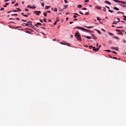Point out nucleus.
I'll return each mask as SVG.
<instances>
[{"instance_id":"f257e3e1","label":"nucleus","mask_w":126,"mask_h":126,"mask_svg":"<svg viewBox=\"0 0 126 126\" xmlns=\"http://www.w3.org/2000/svg\"><path fill=\"white\" fill-rule=\"evenodd\" d=\"M78 40L79 41H81V37L80 36V35H78L76 36Z\"/></svg>"},{"instance_id":"f03ea898","label":"nucleus","mask_w":126,"mask_h":126,"mask_svg":"<svg viewBox=\"0 0 126 126\" xmlns=\"http://www.w3.org/2000/svg\"><path fill=\"white\" fill-rule=\"evenodd\" d=\"M60 43L62 44L66 45L68 46H70L71 45L70 44H68L67 43Z\"/></svg>"},{"instance_id":"7ed1b4c3","label":"nucleus","mask_w":126,"mask_h":126,"mask_svg":"<svg viewBox=\"0 0 126 126\" xmlns=\"http://www.w3.org/2000/svg\"><path fill=\"white\" fill-rule=\"evenodd\" d=\"M75 28L79 29H81L82 30H84V31H86V30H87V29H85L84 28H82V27H76L75 28H74V29H75Z\"/></svg>"},{"instance_id":"20e7f679","label":"nucleus","mask_w":126,"mask_h":126,"mask_svg":"<svg viewBox=\"0 0 126 126\" xmlns=\"http://www.w3.org/2000/svg\"><path fill=\"white\" fill-rule=\"evenodd\" d=\"M23 24H25L26 26H28L29 27H31V26L32 25V23L26 24L25 23H23Z\"/></svg>"},{"instance_id":"39448f33","label":"nucleus","mask_w":126,"mask_h":126,"mask_svg":"<svg viewBox=\"0 0 126 126\" xmlns=\"http://www.w3.org/2000/svg\"><path fill=\"white\" fill-rule=\"evenodd\" d=\"M115 21H117V22H119L120 21V19L118 18H115L114 19Z\"/></svg>"},{"instance_id":"423d86ee","label":"nucleus","mask_w":126,"mask_h":126,"mask_svg":"<svg viewBox=\"0 0 126 126\" xmlns=\"http://www.w3.org/2000/svg\"><path fill=\"white\" fill-rule=\"evenodd\" d=\"M96 9H97L99 10H101V7L98 5H97L95 7Z\"/></svg>"},{"instance_id":"0eeeda50","label":"nucleus","mask_w":126,"mask_h":126,"mask_svg":"<svg viewBox=\"0 0 126 126\" xmlns=\"http://www.w3.org/2000/svg\"><path fill=\"white\" fill-rule=\"evenodd\" d=\"M35 26L37 27H38V25H39L40 26H41V24L40 23H37L36 24H35Z\"/></svg>"},{"instance_id":"6e6552de","label":"nucleus","mask_w":126,"mask_h":126,"mask_svg":"<svg viewBox=\"0 0 126 126\" xmlns=\"http://www.w3.org/2000/svg\"><path fill=\"white\" fill-rule=\"evenodd\" d=\"M84 27L85 28H88V29H91L92 28H94V27L92 26H90V27H87L86 26H85Z\"/></svg>"},{"instance_id":"1a4fd4ad","label":"nucleus","mask_w":126,"mask_h":126,"mask_svg":"<svg viewBox=\"0 0 126 126\" xmlns=\"http://www.w3.org/2000/svg\"><path fill=\"white\" fill-rule=\"evenodd\" d=\"M113 1H114L115 2H119L121 3L122 1H119L118 0H112Z\"/></svg>"},{"instance_id":"9d476101","label":"nucleus","mask_w":126,"mask_h":126,"mask_svg":"<svg viewBox=\"0 0 126 126\" xmlns=\"http://www.w3.org/2000/svg\"><path fill=\"white\" fill-rule=\"evenodd\" d=\"M104 3H107L110 5L111 4V3L109 2V1L106 0L104 1Z\"/></svg>"},{"instance_id":"9b49d317","label":"nucleus","mask_w":126,"mask_h":126,"mask_svg":"<svg viewBox=\"0 0 126 126\" xmlns=\"http://www.w3.org/2000/svg\"><path fill=\"white\" fill-rule=\"evenodd\" d=\"M75 36L76 37V36L78 35H79V33L78 31L76 32L75 33Z\"/></svg>"},{"instance_id":"f8f14e48","label":"nucleus","mask_w":126,"mask_h":126,"mask_svg":"<svg viewBox=\"0 0 126 126\" xmlns=\"http://www.w3.org/2000/svg\"><path fill=\"white\" fill-rule=\"evenodd\" d=\"M33 12L36 15H37L38 16L39 15V14L38 13L37 11L34 12Z\"/></svg>"},{"instance_id":"ddd939ff","label":"nucleus","mask_w":126,"mask_h":126,"mask_svg":"<svg viewBox=\"0 0 126 126\" xmlns=\"http://www.w3.org/2000/svg\"><path fill=\"white\" fill-rule=\"evenodd\" d=\"M27 8H30L31 9H34L33 8V7L32 6H30L29 5H28L27 6Z\"/></svg>"},{"instance_id":"4468645a","label":"nucleus","mask_w":126,"mask_h":126,"mask_svg":"<svg viewBox=\"0 0 126 126\" xmlns=\"http://www.w3.org/2000/svg\"><path fill=\"white\" fill-rule=\"evenodd\" d=\"M28 29H25V31H25L26 32V33H30V32L29 31L27 30H28Z\"/></svg>"},{"instance_id":"2eb2a0df","label":"nucleus","mask_w":126,"mask_h":126,"mask_svg":"<svg viewBox=\"0 0 126 126\" xmlns=\"http://www.w3.org/2000/svg\"><path fill=\"white\" fill-rule=\"evenodd\" d=\"M92 36L95 39H96V38L95 36L94 35V34H92Z\"/></svg>"},{"instance_id":"dca6fc26","label":"nucleus","mask_w":126,"mask_h":126,"mask_svg":"<svg viewBox=\"0 0 126 126\" xmlns=\"http://www.w3.org/2000/svg\"><path fill=\"white\" fill-rule=\"evenodd\" d=\"M68 5H66L64 6V9H66L68 7Z\"/></svg>"},{"instance_id":"f3484780","label":"nucleus","mask_w":126,"mask_h":126,"mask_svg":"<svg viewBox=\"0 0 126 126\" xmlns=\"http://www.w3.org/2000/svg\"><path fill=\"white\" fill-rule=\"evenodd\" d=\"M9 4V3H6L5 5H4L3 6V7H6Z\"/></svg>"},{"instance_id":"a211bd4d","label":"nucleus","mask_w":126,"mask_h":126,"mask_svg":"<svg viewBox=\"0 0 126 126\" xmlns=\"http://www.w3.org/2000/svg\"><path fill=\"white\" fill-rule=\"evenodd\" d=\"M86 31L88 32H94L93 31H90L89 30H86Z\"/></svg>"},{"instance_id":"6ab92c4d","label":"nucleus","mask_w":126,"mask_h":126,"mask_svg":"<svg viewBox=\"0 0 126 126\" xmlns=\"http://www.w3.org/2000/svg\"><path fill=\"white\" fill-rule=\"evenodd\" d=\"M118 34L120 35H123V33L122 32H120L119 33H117Z\"/></svg>"},{"instance_id":"aec40b11","label":"nucleus","mask_w":126,"mask_h":126,"mask_svg":"<svg viewBox=\"0 0 126 126\" xmlns=\"http://www.w3.org/2000/svg\"><path fill=\"white\" fill-rule=\"evenodd\" d=\"M77 7L78 8H80L82 6L81 5L79 4L78 5Z\"/></svg>"},{"instance_id":"412c9836","label":"nucleus","mask_w":126,"mask_h":126,"mask_svg":"<svg viewBox=\"0 0 126 126\" xmlns=\"http://www.w3.org/2000/svg\"><path fill=\"white\" fill-rule=\"evenodd\" d=\"M93 50L94 51L96 52V48L95 47H93Z\"/></svg>"},{"instance_id":"4be33fe9","label":"nucleus","mask_w":126,"mask_h":126,"mask_svg":"<svg viewBox=\"0 0 126 126\" xmlns=\"http://www.w3.org/2000/svg\"><path fill=\"white\" fill-rule=\"evenodd\" d=\"M114 9L117 11H118L119 10V9L117 7H114Z\"/></svg>"},{"instance_id":"5701e85b","label":"nucleus","mask_w":126,"mask_h":126,"mask_svg":"<svg viewBox=\"0 0 126 126\" xmlns=\"http://www.w3.org/2000/svg\"><path fill=\"white\" fill-rule=\"evenodd\" d=\"M46 9H48L49 8H50V6H46Z\"/></svg>"},{"instance_id":"b1692460","label":"nucleus","mask_w":126,"mask_h":126,"mask_svg":"<svg viewBox=\"0 0 126 126\" xmlns=\"http://www.w3.org/2000/svg\"><path fill=\"white\" fill-rule=\"evenodd\" d=\"M102 10L103 11H104L105 12H106V8H105V7H104Z\"/></svg>"},{"instance_id":"393cba45","label":"nucleus","mask_w":126,"mask_h":126,"mask_svg":"<svg viewBox=\"0 0 126 126\" xmlns=\"http://www.w3.org/2000/svg\"><path fill=\"white\" fill-rule=\"evenodd\" d=\"M113 37L114 38L116 39H118V40H119V38H118L117 37L115 36H113Z\"/></svg>"},{"instance_id":"a878e982","label":"nucleus","mask_w":126,"mask_h":126,"mask_svg":"<svg viewBox=\"0 0 126 126\" xmlns=\"http://www.w3.org/2000/svg\"><path fill=\"white\" fill-rule=\"evenodd\" d=\"M44 15L45 16H47V13L44 12Z\"/></svg>"},{"instance_id":"bb28decb","label":"nucleus","mask_w":126,"mask_h":126,"mask_svg":"<svg viewBox=\"0 0 126 126\" xmlns=\"http://www.w3.org/2000/svg\"><path fill=\"white\" fill-rule=\"evenodd\" d=\"M97 19L99 21H100L101 19L98 17H97Z\"/></svg>"},{"instance_id":"cd10ccee","label":"nucleus","mask_w":126,"mask_h":126,"mask_svg":"<svg viewBox=\"0 0 126 126\" xmlns=\"http://www.w3.org/2000/svg\"><path fill=\"white\" fill-rule=\"evenodd\" d=\"M28 29L29 30V31H31V32H33V30L31 29L28 28Z\"/></svg>"},{"instance_id":"c85d7f7f","label":"nucleus","mask_w":126,"mask_h":126,"mask_svg":"<svg viewBox=\"0 0 126 126\" xmlns=\"http://www.w3.org/2000/svg\"><path fill=\"white\" fill-rule=\"evenodd\" d=\"M86 37L88 39H91V37L89 36H86Z\"/></svg>"},{"instance_id":"c756f323","label":"nucleus","mask_w":126,"mask_h":126,"mask_svg":"<svg viewBox=\"0 0 126 126\" xmlns=\"http://www.w3.org/2000/svg\"><path fill=\"white\" fill-rule=\"evenodd\" d=\"M120 5L123 7L126 8V6L125 5H122V4H120Z\"/></svg>"},{"instance_id":"7c9ffc66","label":"nucleus","mask_w":126,"mask_h":126,"mask_svg":"<svg viewBox=\"0 0 126 126\" xmlns=\"http://www.w3.org/2000/svg\"><path fill=\"white\" fill-rule=\"evenodd\" d=\"M95 30L99 34H101L100 32L99 31L97 30Z\"/></svg>"},{"instance_id":"2f4dec72","label":"nucleus","mask_w":126,"mask_h":126,"mask_svg":"<svg viewBox=\"0 0 126 126\" xmlns=\"http://www.w3.org/2000/svg\"><path fill=\"white\" fill-rule=\"evenodd\" d=\"M108 33L110 35H114V34L112 33H110L109 32Z\"/></svg>"},{"instance_id":"473e14b6","label":"nucleus","mask_w":126,"mask_h":126,"mask_svg":"<svg viewBox=\"0 0 126 126\" xmlns=\"http://www.w3.org/2000/svg\"><path fill=\"white\" fill-rule=\"evenodd\" d=\"M116 31L117 32H120L121 31V30H118V29H116Z\"/></svg>"},{"instance_id":"72a5a7b5","label":"nucleus","mask_w":126,"mask_h":126,"mask_svg":"<svg viewBox=\"0 0 126 126\" xmlns=\"http://www.w3.org/2000/svg\"><path fill=\"white\" fill-rule=\"evenodd\" d=\"M111 52L112 53H114L115 54H117V53L116 52H115L114 51H111Z\"/></svg>"},{"instance_id":"f704fd0d","label":"nucleus","mask_w":126,"mask_h":126,"mask_svg":"<svg viewBox=\"0 0 126 126\" xmlns=\"http://www.w3.org/2000/svg\"><path fill=\"white\" fill-rule=\"evenodd\" d=\"M104 51L108 52H111V51L109 50H105Z\"/></svg>"},{"instance_id":"c9c22d12","label":"nucleus","mask_w":126,"mask_h":126,"mask_svg":"<svg viewBox=\"0 0 126 126\" xmlns=\"http://www.w3.org/2000/svg\"><path fill=\"white\" fill-rule=\"evenodd\" d=\"M121 3L122 4H126V3L125 2L123 1H122Z\"/></svg>"},{"instance_id":"e433bc0d","label":"nucleus","mask_w":126,"mask_h":126,"mask_svg":"<svg viewBox=\"0 0 126 126\" xmlns=\"http://www.w3.org/2000/svg\"><path fill=\"white\" fill-rule=\"evenodd\" d=\"M16 9L18 10H17L18 11V12L21 11V9H20L19 8H17Z\"/></svg>"},{"instance_id":"4c0bfd02","label":"nucleus","mask_w":126,"mask_h":126,"mask_svg":"<svg viewBox=\"0 0 126 126\" xmlns=\"http://www.w3.org/2000/svg\"><path fill=\"white\" fill-rule=\"evenodd\" d=\"M46 18H44V19L43 20V21L44 22L47 23V22L46 21Z\"/></svg>"},{"instance_id":"58836bf2","label":"nucleus","mask_w":126,"mask_h":126,"mask_svg":"<svg viewBox=\"0 0 126 126\" xmlns=\"http://www.w3.org/2000/svg\"><path fill=\"white\" fill-rule=\"evenodd\" d=\"M12 12H18V11L17 10H13L12 11Z\"/></svg>"},{"instance_id":"ea45409f","label":"nucleus","mask_w":126,"mask_h":126,"mask_svg":"<svg viewBox=\"0 0 126 126\" xmlns=\"http://www.w3.org/2000/svg\"><path fill=\"white\" fill-rule=\"evenodd\" d=\"M57 23V21H56L54 23L53 25L54 26V25H56V24Z\"/></svg>"},{"instance_id":"a19ab883","label":"nucleus","mask_w":126,"mask_h":126,"mask_svg":"<svg viewBox=\"0 0 126 126\" xmlns=\"http://www.w3.org/2000/svg\"><path fill=\"white\" fill-rule=\"evenodd\" d=\"M99 49V48L98 47L97 48H96V52L98 51Z\"/></svg>"},{"instance_id":"79ce46f5","label":"nucleus","mask_w":126,"mask_h":126,"mask_svg":"<svg viewBox=\"0 0 126 126\" xmlns=\"http://www.w3.org/2000/svg\"><path fill=\"white\" fill-rule=\"evenodd\" d=\"M108 11L109 12H111V13H112L113 12V11H112L111 10H108Z\"/></svg>"},{"instance_id":"37998d69","label":"nucleus","mask_w":126,"mask_h":126,"mask_svg":"<svg viewBox=\"0 0 126 126\" xmlns=\"http://www.w3.org/2000/svg\"><path fill=\"white\" fill-rule=\"evenodd\" d=\"M89 1V0H86L85 1V2L86 3L88 2Z\"/></svg>"},{"instance_id":"c03bdc74","label":"nucleus","mask_w":126,"mask_h":126,"mask_svg":"<svg viewBox=\"0 0 126 126\" xmlns=\"http://www.w3.org/2000/svg\"><path fill=\"white\" fill-rule=\"evenodd\" d=\"M54 11L57 12V9L56 8H55L54 10Z\"/></svg>"},{"instance_id":"a18cd8bd","label":"nucleus","mask_w":126,"mask_h":126,"mask_svg":"<svg viewBox=\"0 0 126 126\" xmlns=\"http://www.w3.org/2000/svg\"><path fill=\"white\" fill-rule=\"evenodd\" d=\"M12 16H17V14H12Z\"/></svg>"},{"instance_id":"49530a36","label":"nucleus","mask_w":126,"mask_h":126,"mask_svg":"<svg viewBox=\"0 0 126 126\" xmlns=\"http://www.w3.org/2000/svg\"><path fill=\"white\" fill-rule=\"evenodd\" d=\"M18 3H16L15 5V6H18Z\"/></svg>"},{"instance_id":"de8ad7c7","label":"nucleus","mask_w":126,"mask_h":126,"mask_svg":"<svg viewBox=\"0 0 126 126\" xmlns=\"http://www.w3.org/2000/svg\"><path fill=\"white\" fill-rule=\"evenodd\" d=\"M117 22H115V21H113V22L112 23V24H115L117 23Z\"/></svg>"},{"instance_id":"09e8293b","label":"nucleus","mask_w":126,"mask_h":126,"mask_svg":"<svg viewBox=\"0 0 126 126\" xmlns=\"http://www.w3.org/2000/svg\"><path fill=\"white\" fill-rule=\"evenodd\" d=\"M46 13H51V11H47Z\"/></svg>"},{"instance_id":"8fccbe9b","label":"nucleus","mask_w":126,"mask_h":126,"mask_svg":"<svg viewBox=\"0 0 126 126\" xmlns=\"http://www.w3.org/2000/svg\"><path fill=\"white\" fill-rule=\"evenodd\" d=\"M41 5L43 7H44V4L43 3H41Z\"/></svg>"},{"instance_id":"3c124183","label":"nucleus","mask_w":126,"mask_h":126,"mask_svg":"<svg viewBox=\"0 0 126 126\" xmlns=\"http://www.w3.org/2000/svg\"><path fill=\"white\" fill-rule=\"evenodd\" d=\"M89 15V12H87L85 14V15Z\"/></svg>"},{"instance_id":"603ef678","label":"nucleus","mask_w":126,"mask_h":126,"mask_svg":"<svg viewBox=\"0 0 126 126\" xmlns=\"http://www.w3.org/2000/svg\"><path fill=\"white\" fill-rule=\"evenodd\" d=\"M93 46H89V47H90V48L91 49V48H93Z\"/></svg>"},{"instance_id":"864d4df0","label":"nucleus","mask_w":126,"mask_h":126,"mask_svg":"<svg viewBox=\"0 0 126 126\" xmlns=\"http://www.w3.org/2000/svg\"><path fill=\"white\" fill-rule=\"evenodd\" d=\"M123 28V27H117V28Z\"/></svg>"},{"instance_id":"5fc2aeb1","label":"nucleus","mask_w":126,"mask_h":126,"mask_svg":"<svg viewBox=\"0 0 126 126\" xmlns=\"http://www.w3.org/2000/svg\"><path fill=\"white\" fill-rule=\"evenodd\" d=\"M64 1L65 3H68L67 1L66 0H64Z\"/></svg>"},{"instance_id":"6e6d98bb","label":"nucleus","mask_w":126,"mask_h":126,"mask_svg":"<svg viewBox=\"0 0 126 126\" xmlns=\"http://www.w3.org/2000/svg\"><path fill=\"white\" fill-rule=\"evenodd\" d=\"M28 16V15H24V16L25 17H27Z\"/></svg>"},{"instance_id":"4d7b16f0","label":"nucleus","mask_w":126,"mask_h":126,"mask_svg":"<svg viewBox=\"0 0 126 126\" xmlns=\"http://www.w3.org/2000/svg\"><path fill=\"white\" fill-rule=\"evenodd\" d=\"M4 9L3 8H1V9H0V10L2 11V10H4Z\"/></svg>"},{"instance_id":"13d9d810","label":"nucleus","mask_w":126,"mask_h":126,"mask_svg":"<svg viewBox=\"0 0 126 126\" xmlns=\"http://www.w3.org/2000/svg\"><path fill=\"white\" fill-rule=\"evenodd\" d=\"M73 17L74 18H77V16H75V15Z\"/></svg>"},{"instance_id":"bf43d9fd","label":"nucleus","mask_w":126,"mask_h":126,"mask_svg":"<svg viewBox=\"0 0 126 126\" xmlns=\"http://www.w3.org/2000/svg\"><path fill=\"white\" fill-rule=\"evenodd\" d=\"M82 10H87V9L86 8H83Z\"/></svg>"},{"instance_id":"052dcab7","label":"nucleus","mask_w":126,"mask_h":126,"mask_svg":"<svg viewBox=\"0 0 126 126\" xmlns=\"http://www.w3.org/2000/svg\"><path fill=\"white\" fill-rule=\"evenodd\" d=\"M112 58L113 59H117V58L115 57H113Z\"/></svg>"},{"instance_id":"680f3d73","label":"nucleus","mask_w":126,"mask_h":126,"mask_svg":"<svg viewBox=\"0 0 126 126\" xmlns=\"http://www.w3.org/2000/svg\"><path fill=\"white\" fill-rule=\"evenodd\" d=\"M16 1H12V3L13 4H14V3Z\"/></svg>"},{"instance_id":"e2e57ef3","label":"nucleus","mask_w":126,"mask_h":126,"mask_svg":"<svg viewBox=\"0 0 126 126\" xmlns=\"http://www.w3.org/2000/svg\"><path fill=\"white\" fill-rule=\"evenodd\" d=\"M106 7L108 9H109L110 8V7H108L106 6Z\"/></svg>"},{"instance_id":"0e129e2a","label":"nucleus","mask_w":126,"mask_h":126,"mask_svg":"<svg viewBox=\"0 0 126 126\" xmlns=\"http://www.w3.org/2000/svg\"><path fill=\"white\" fill-rule=\"evenodd\" d=\"M31 27L32 29H34V26H31Z\"/></svg>"},{"instance_id":"69168bd1","label":"nucleus","mask_w":126,"mask_h":126,"mask_svg":"<svg viewBox=\"0 0 126 126\" xmlns=\"http://www.w3.org/2000/svg\"><path fill=\"white\" fill-rule=\"evenodd\" d=\"M79 13L82 15H83V14L82 13L81 11H79Z\"/></svg>"},{"instance_id":"338daca9","label":"nucleus","mask_w":126,"mask_h":126,"mask_svg":"<svg viewBox=\"0 0 126 126\" xmlns=\"http://www.w3.org/2000/svg\"><path fill=\"white\" fill-rule=\"evenodd\" d=\"M25 11H27V12H28V9H25Z\"/></svg>"},{"instance_id":"774afa93","label":"nucleus","mask_w":126,"mask_h":126,"mask_svg":"<svg viewBox=\"0 0 126 126\" xmlns=\"http://www.w3.org/2000/svg\"><path fill=\"white\" fill-rule=\"evenodd\" d=\"M123 17L124 18H125L126 19V16H123Z\"/></svg>"}]
</instances>
